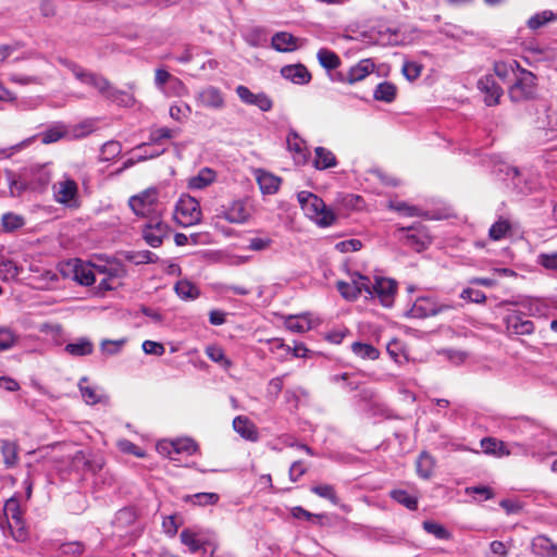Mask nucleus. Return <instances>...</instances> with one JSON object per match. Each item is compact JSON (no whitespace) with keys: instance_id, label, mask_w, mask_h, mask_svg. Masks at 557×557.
Instances as JSON below:
<instances>
[{"instance_id":"19","label":"nucleus","mask_w":557,"mask_h":557,"mask_svg":"<svg viewBox=\"0 0 557 557\" xmlns=\"http://www.w3.org/2000/svg\"><path fill=\"white\" fill-rule=\"evenodd\" d=\"M506 329L510 334L530 335L534 332V323L520 312H513L505 319Z\"/></svg>"},{"instance_id":"33","label":"nucleus","mask_w":557,"mask_h":557,"mask_svg":"<svg viewBox=\"0 0 557 557\" xmlns=\"http://www.w3.org/2000/svg\"><path fill=\"white\" fill-rule=\"evenodd\" d=\"M531 549L539 556H552L556 553L552 541L544 535H537L532 540Z\"/></svg>"},{"instance_id":"7","label":"nucleus","mask_w":557,"mask_h":557,"mask_svg":"<svg viewBox=\"0 0 557 557\" xmlns=\"http://www.w3.org/2000/svg\"><path fill=\"white\" fill-rule=\"evenodd\" d=\"M398 232L401 233L400 239L403 243L416 251H422L431 244V236L429 235L428 228L421 223L408 227H400Z\"/></svg>"},{"instance_id":"8","label":"nucleus","mask_w":557,"mask_h":557,"mask_svg":"<svg viewBox=\"0 0 557 557\" xmlns=\"http://www.w3.org/2000/svg\"><path fill=\"white\" fill-rule=\"evenodd\" d=\"M54 200L67 207H74L77 203L78 186L69 175L64 174L62 178L52 186Z\"/></svg>"},{"instance_id":"40","label":"nucleus","mask_w":557,"mask_h":557,"mask_svg":"<svg viewBox=\"0 0 557 557\" xmlns=\"http://www.w3.org/2000/svg\"><path fill=\"white\" fill-rule=\"evenodd\" d=\"M220 500V496L216 493H196L194 495H188L185 497L186 503H191L193 505L197 506H212L218 504Z\"/></svg>"},{"instance_id":"49","label":"nucleus","mask_w":557,"mask_h":557,"mask_svg":"<svg viewBox=\"0 0 557 557\" xmlns=\"http://www.w3.org/2000/svg\"><path fill=\"white\" fill-rule=\"evenodd\" d=\"M311 492L321 498L330 500L334 505H337L339 503L336 491L334 486L331 484L314 485L311 487Z\"/></svg>"},{"instance_id":"9","label":"nucleus","mask_w":557,"mask_h":557,"mask_svg":"<svg viewBox=\"0 0 557 557\" xmlns=\"http://www.w3.org/2000/svg\"><path fill=\"white\" fill-rule=\"evenodd\" d=\"M515 84L509 89V95L512 100L520 101L530 98L535 88V76L530 71L519 69L517 72Z\"/></svg>"},{"instance_id":"35","label":"nucleus","mask_w":557,"mask_h":557,"mask_svg":"<svg viewBox=\"0 0 557 557\" xmlns=\"http://www.w3.org/2000/svg\"><path fill=\"white\" fill-rule=\"evenodd\" d=\"M318 61L327 71L336 70L341 65L339 57L332 50L321 48L317 53Z\"/></svg>"},{"instance_id":"28","label":"nucleus","mask_w":557,"mask_h":557,"mask_svg":"<svg viewBox=\"0 0 557 557\" xmlns=\"http://www.w3.org/2000/svg\"><path fill=\"white\" fill-rule=\"evenodd\" d=\"M0 451L5 468L10 469L18 463V444L10 440L0 441Z\"/></svg>"},{"instance_id":"38","label":"nucleus","mask_w":557,"mask_h":557,"mask_svg":"<svg viewBox=\"0 0 557 557\" xmlns=\"http://www.w3.org/2000/svg\"><path fill=\"white\" fill-rule=\"evenodd\" d=\"M520 65L516 60H510L508 62L498 61L494 63V73L502 81L508 79L511 75L516 76L519 71Z\"/></svg>"},{"instance_id":"22","label":"nucleus","mask_w":557,"mask_h":557,"mask_svg":"<svg viewBox=\"0 0 557 557\" xmlns=\"http://www.w3.org/2000/svg\"><path fill=\"white\" fill-rule=\"evenodd\" d=\"M87 377H82L78 383L79 392L85 404L94 406L97 404H108L109 397L102 389L86 385Z\"/></svg>"},{"instance_id":"53","label":"nucleus","mask_w":557,"mask_h":557,"mask_svg":"<svg viewBox=\"0 0 557 557\" xmlns=\"http://www.w3.org/2000/svg\"><path fill=\"white\" fill-rule=\"evenodd\" d=\"M66 135L63 125H55L41 134V141L46 145L55 143Z\"/></svg>"},{"instance_id":"14","label":"nucleus","mask_w":557,"mask_h":557,"mask_svg":"<svg viewBox=\"0 0 557 557\" xmlns=\"http://www.w3.org/2000/svg\"><path fill=\"white\" fill-rule=\"evenodd\" d=\"M371 288L373 297L376 296L384 307L392 306L397 289L395 281L385 277H376L374 284L371 283Z\"/></svg>"},{"instance_id":"15","label":"nucleus","mask_w":557,"mask_h":557,"mask_svg":"<svg viewBox=\"0 0 557 557\" xmlns=\"http://www.w3.org/2000/svg\"><path fill=\"white\" fill-rule=\"evenodd\" d=\"M504 429L509 431L515 435H535V430H539L541 426L535 421L528 417H519V418H510L504 421Z\"/></svg>"},{"instance_id":"64","label":"nucleus","mask_w":557,"mask_h":557,"mask_svg":"<svg viewBox=\"0 0 557 557\" xmlns=\"http://www.w3.org/2000/svg\"><path fill=\"white\" fill-rule=\"evenodd\" d=\"M508 550L506 545L500 541H493L490 544V550L486 557H507Z\"/></svg>"},{"instance_id":"25","label":"nucleus","mask_w":557,"mask_h":557,"mask_svg":"<svg viewBox=\"0 0 557 557\" xmlns=\"http://www.w3.org/2000/svg\"><path fill=\"white\" fill-rule=\"evenodd\" d=\"M271 46L280 52H290L299 47V38L287 32H278L273 35Z\"/></svg>"},{"instance_id":"12","label":"nucleus","mask_w":557,"mask_h":557,"mask_svg":"<svg viewBox=\"0 0 557 557\" xmlns=\"http://www.w3.org/2000/svg\"><path fill=\"white\" fill-rule=\"evenodd\" d=\"M236 95L242 102L248 106H255L263 112H268L273 107L272 99L264 92H252L247 86L236 87Z\"/></svg>"},{"instance_id":"24","label":"nucleus","mask_w":557,"mask_h":557,"mask_svg":"<svg viewBox=\"0 0 557 557\" xmlns=\"http://www.w3.org/2000/svg\"><path fill=\"white\" fill-rule=\"evenodd\" d=\"M281 74L284 78L299 85L308 84L311 79L310 72L302 64L286 65L282 67Z\"/></svg>"},{"instance_id":"39","label":"nucleus","mask_w":557,"mask_h":557,"mask_svg":"<svg viewBox=\"0 0 557 557\" xmlns=\"http://www.w3.org/2000/svg\"><path fill=\"white\" fill-rule=\"evenodd\" d=\"M396 86L389 82L380 83L373 94L375 100L392 102L396 97Z\"/></svg>"},{"instance_id":"29","label":"nucleus","mask_w":557,"mask_h":557,"mask_svg":"<svg viewBox=\"0 0 557 557\" xmlns=\"http://www.w3.org/2000/svg\"><path fill=\"white\" fill-rule=\"evenodd\" d=\"M257 182L262 194L273 195L275 194L281 185V178L267 172L259 170L257 172Z\"/></svg>"},{"instance_id":"13","label":"nucleus","mask_w":557,"mask_h":557,"mask_svg":"<svg viewBox=\"0 0 557 557\" xmlns=\"http://www.w3.org/2000/svg\"><path fill=\"white\" fill-rule=\"evenodd\" d=\"M199 106L212 110H222L225 107L223 92L215 86L202 88L196 96Z\"/></svg>"},{"instance_id":"21","label":"nucleus","mask_w":557,"mask_h":557,"mask_svg":"<svg viewBox=\"0 0 557 557\" xmlns=\"http://www.w3.org/2000/svg\"><path fill=\"white\" fill-rule=\"evenodd\" d=\"M318 324V320L313 319L310 313H301L288 315L284 321L287 330L294 333H305L313 329Z\"/></svg>"},{"instance_id":"60","label":"nucleus","mask_w":557,"mask_h":557,"mask_svg":"<svg viewBox=\"0 0 557 557\" xmlns=\"http://www.w3.org/2000/svg\"><path fill=\"white\" fill-rule=\"evenodd\" d=\"M421 71H422V66L420 64H418L417 62H411V61H406L403 64V69H401L404 76L410 82L417 79L420 76Z\"/></svg>"},{"instance_id":"42","label":"nucleus","mask_w":557,"mask_h":557,"mask_svg":"<svg viewBox=\"0 0 557 557\" xmlns=\"http://www.w3.org/2000/svg\"><path fill=\"white\" fill-rule=\"evenodd\" d=\"M22 268L13 260L5 259L0 262V278L3 281L15 280L21 274Z\"/></svg>"},{"instance_id":"55","label":"nucleus","mask_w":557,"mask_h":557,"mask_svg":"<svg viewBox=\"0 0 557 557\" xmlns=\"http://www.w3.org/2000/svg\"><path fill=\"white\" fill-rule=\"evenodd\" d=\"M190 114L191 108L189 107V104L184 102L180 104H173L170 108V116L177 122L186 121Z\"/></svg>"},{"instance_id":"11","label":"nucleus","mask_w":557,"mask_h":557,"mask_svg":"<svg viewBox=\"0 0 557 557\" xmlns=\"http://www.w3.org/2000/svg\"><path fill=\"white\" fill-rule=\"evenodd\" d=\"M170 227L159 218H151L143 228V237L151 247H159L168 236Z\"/></svg>"},{"instance_id":"23","label":"nucleus","mask_w":557,"mask_h":557,"mask_svg":"<svg viewBox=\"0 0 557 557\" xmlns=\"http://www.w3.org/2000/svg\"><path fill=\"white\" fill-rule=\"evenodd\" d=\"M233 429L246 441L257 442L259 438L256 424L245 416H237L233 420Z\"/></svg>"},{"instance_id":"18","label":"nucleus","mask_w":557,"mask_h":557,"mask_svg":"<svg viewBox=\"0 0 557 557\" xmlns=\"http://www.w3.org/2000/svg\"><path fill=\"white\" fill-rule=\"evenodd\" d=\"M72 268L73 278L82 285L90 286L96 282L95 265L75 259L67 263Z\"/></svg>"},{"instance_id":"41","label":"nucleus","mask_w":557,"mask_h":557,"mask_svg":"<svg viewBox=\"0 0 557 557\" xmlns=\"http://www.w3.org/2000/svg\"><path fill=\"white\" fill-rule=\"evenodd\" d=\"M352 352L362 358L369 360H375L380 356V351L371 344L355 342L351 345Z\"/></svg>"},{"instance_id":"45","label":"nucleus","mask_w":557,"mask_h":557,"mask_svg":"<svg viewBox=\"0 0 557 557\" xmlns=\"http://www.w3.org/2000/svg\"><path fill=\"white\" fill-rule=\"evenodd\" d=\"M389 208L397 211L398 213H400L403 215H406V216H424V215H426V213L422 209H420L416 206L408 205L405 201H391Z\"/></svg>"},{"instance_id":"3","label":"nucleus","mask_w":557,"mask_h":557,"mask_svg":"<svg viewBox=\"0 0 557 557\" xmlns=\"http://www.w3.org/2000/svg\"><path fill=\"white\" fill-rule=\"evenodd\" d=\"M499 172L505 173V180H509L513 188L520 194L533 193L541 186L540 175L530 169L519 170L515 166L503 164L499 168Z\"/></svg>"},{"instance_id":"4","label":"nucleus","mask_w":557,"mask_h":557,"mask_svg":"<svg viewBox=\"0 0 557 557\" xmlns=\"http://www.w3.org/2000/svg\"><path fill=\"white\" fill-rule=\"evenodd\" d=\"M201 215L200 205L194 197L185 195L178 199L174 211V220L178 225H196L201 221Z\"/></svg>"},{"instance_id":"5","label":"nucleus","mask_w":557,"mask_h":557,"mask_svg":"<svg viewBox=\"0 0 557 557\" xmlns=\"http://www.w3.org/2000/svg\"><path fill=\"white\" fill-rule=\"evenodd\" d=\"M336 287L346 300H356L362 294L366 297H373L371 280L359 273H354L350 282L338 281Z\"/></svg>"},{"instance_id":"10","label":"nucleus","mask_w":557,"mask_h":557,"mask_svg":"<svg viewBox=\"0 0 557 557\" xmlns=\"http://www.w3.org/2000/svg\"><path fill=\"white\" fill-rule=\"evenodd\" d=\"M157 190L150 188L131 197L128 203L135 214L146 216L157 210Z\"/></svg>"},{"instance_id":"2","label":"nucleus","mask_w":557,"mask_h":557,"mask_svg":"<svg viewBox=\"0 0 557 557\" xmlns=\"http://www.w3.org/2000/svg\"><path fill=\"white\" fill-rule=\"evenodd\" d=\"M298 202L305 214L321 226H330L334 220V213L329 210L324 201L317 195L302 190L297 195Z\"/></svg>"},{"instance_id":"27","label":"nucleus","mask_w":557,"mask_h":557,"mask_svg":"<svg viewBox=\"0 0 557 557\" xmlns=\"http://www.w3.org/2000/svg\"><path fill=\"white\" fill-rule=\"evenodd\" d=\"M480 444L483 451L487 455L507 457L512 453L506 443L494 437H484L481 440Z\"/></svg>"},{"instance_id":"26","label":"nucleus","mask_w":557,"mask_h":557,"mask_svg":"<svg viewBox=\"0 0 557 557\" xmlns=\"http://www.w3.org/2000/svg\"><path fill=\"white\" fill-rule=\"evenodd\" d=\"M375 69V64L371 59L360 60L357 64L349 67L348 75V84L354 85L358 82L363 81L367 76H369Z\"/></svg>"},{"instance_id":"57","label":"nucleus","mask_w":557,"mask_h":557,"mask_svg":"<svg viewBox=\"0 0 557 557\" xmlns=\"http://www.w3.org/2000/svg\"><path fill=\"white\" fill-rule=\"evenodd\" d=\"M4 513L7 517H10L17 522L22 519V511L20 508V503L16 497H11L7 500L4 505Z\"/></svg>"},{"instance_id":"37","label":"nucleus","mask_w":557,"mask_h":557,"mask_svg":"<svg viewBox=\"0 0 557 557\" xmlns=\"http://www.w3.org/2000/svg\"><path fill=\"white\" fill-rule=\"evenodd\" d=\"M287 147L290 151H294L299 158V162L305 163L307 161L306 143L301 139L296 132H289L287 135Z\"/></svg>"},{"instance_id":"61","label":"nucleus","mask_w":557,"mask_h":557,"mask_svg":"<svg viewBox=\"0 0 557 557\" xmlns=\"http://www.w3.org/2000/svg\"><path fill=\"white\" fill-rule=\"evenodd\" d=\"M84 550L85 545L82 542H67L60 545V552L63 555L79 556Z\"/></svg>"},{"instance_id":"20","label":"nucleus","mask_w":557,"mask_h":557,"mask_svg":"<svg viewBox=\"0 0 557 557\" xmlns=\"http://www.w3.org/2000/svg\"><path fill=\"white\" fill-rule=\"evenodd\" d=\"M25 178L29 180L33 188H45L51 181V172L47 164H35L25 169Z\"/></svg>"},{"instance_id":"47","label":"nucleus","mask_w":557,"mask_h":557,"mask_svg":"<svg viewBox=\"0 0 557 557\" xmlns=\"http://www.w3.org/2000/svg\"><path fill=\"white\" fill-rule=\"evenodd\" d=\"M206 354L208 358L222 366L224 369H228L232 366V361L225 356L224 350L219 346H208L206 348Z\"/></svg>"},{"instance_id":"48","label":"nucleus","mask_w":557,"mask_h":557,"mask_svg":"<svg viewBox=\"0 0 557 557\" xmlns=\"http://www.w3.org/2000/svg\"><path fill=\"white\" fill-rule=\"evenodd\" d=\"M422 525L426 533L434 535L438 540L451 539V533L438 522L428 520Z\"/></svg>"},{"instance_id":"62","label":"nucleus","mask_w":557,"mask_h":557,"mask_svg":"<svg viewBox=\"0 0 557 557\" xmlns=\"http://www.w3.org/2000/svg\"><path fill=\"white\" fill-rule=\"evenodd\" d=\"M460 297L475 304H483L486 300V296L483 292L473 288H465Z\"/></svg>"},{"instance_id":"56","label":"nucleus","mask_w":557,"mask_h":557,"mask_svg":"<svg viewBox=\"0 0 557 557\" xmlns=\"http://www.w3.org/2000/svg\"><path fill=\"white\" fill-rule=\"evenodd\" d=\"M181 541L191 553H196L201 547V542L190 530H183L180 534Z\"/></svg>"},{"instance_id":"16","label":"nucleus","mask_w":557,"mask_h":557,"mask_svg":"<svg viewBox=\"0 0 557 557\" xmlns=\"http://www.w3.org/2000/svg\"><path fill=\"white\" fill-rule=\"evenodd\" d=\"M251 215V208L245 200H234L223 211V218L230 223L242 224L248 221Z\"/></svg>"},{"instance_id":"43","label":"nucleus","mask_w":557,"mask_h":557,"mask_svg":"<svg viewBox=\"0 0 557 557\" xmlns=\"http://www.w3.org/2000/svg\"><path fill=\"white\" fill-rule=\"evenodd\" d=\"M174 289L177 296L184 300L196 299L199 296V289L188 281L177 282Z\"/></svg>"},{"instance_id":"44","label":"nucleus","mask_w":557,"mask_h":557,"mask_svg":"<svg viewBox=\"0 0 557 557\" xmlns=\"http://www.w3.org/2000/svg\"><path fill=\"white\" fill-rule=\"evenodd\" d=\"M391 497L397 502L398 504L405 506L406 508L410 510L417 509L418 506V499L413 495L409 494L405 490H393L391 492Z\"/></svg>"},{"instance_id":"59","label":"nucleus","mask_w":557,"mask_h":557,"mask_svg":"<svg viewBox=\"0 0 557 557\" xmlns=\"http://www.w3.org/2000/svg\"><path fill=\"white\" fill-rule=\"evenodd\" d=\"M126 343V341L124 338L122 339H116V341H111V339H104L102 343H101V351L104 354V355H109V356H113V355H116L121 351L122 347L124 346V344Z\"/></svg>"},{"instance_id":"32","label":"nucleus","mask_w":557,"mask_h":557,"mask_svg":"<svg viewBox=\"0 0 557 557\" xmlns=\"http://www.w3.org/2000/svg\"><path fill=\"white\" fill-rule=\"evenodd\" d=\"M98 274L111 276V278H121L125 275L124 265L116 260L107 261L104 264H95Z\"/></svg>"},{"instance_id":"17","label":"nucleus","mask_w":557,"mask_h":557,"mask_svg":"<svg viewBox=\"0 0 557 557\" xmlns=\"http://www.w3.org/2000/svg\"><path fill=\"white\" fill-rule=\"evenodd\" d=\"M478 88L485 95L484 101L487 106H495L499 102L503 89L497 85L494 75L487 74L478 81Z\"/></svg>"},{"instance_id":"30","label":"nucleus","mask_w":557,"mask_h":557,"mask_svg":"<svg viewBox=\"0 0 557 557\" xmlns=\"http://www.w3.org/2000/svg\"><path fill=\"white\" fill-rule=\"evenodd\" d=\"M314 154L313 165L317 170L322 171L337 165L334 153L324 147H317Z\"/></svg>"},{"instance_id":"34","label":"nucleus","mask_w":557,"mask_h":557,"mask_svg":"<svg viewBox=\"0 0 557 557\" xmlns=\"http://www.w3.org/2000/svg\"><path fill=\"white\" fill-rule=\"evenodd\" d=\"M65 351L75 357L88 356L94 350L92 343L85 337L77 339L75 343H69L65 346Z\"/></svg>"},{"instance_id":"36","label":"nucleus","mask_w":557,"mask_h":557,"mask_svg":"<svg viewBox=\"0 0 557 557\" xmlns=\"http://www.w3.org/2000/svg\"><path fill=\"white\" fill-rule=\"evenodd\" d=\"M25 218L21 214L7 212L1 216V226L3 232L13 233L25 225Z\"/></svg>"},{"instance_id":"46","label":"nucleus","mask_w":557,"mask_h":557,"mask_svg":"<svg viewBox=\"0 0 557 557\" xmlns=\"http://www.w3.org/2000/svg\"><path fill=\"white\" fill-rule=\"evenodd\" d=\"M433 468V458L426 453L420 454V456L417 459V472L419 476L423 479H429L432 475Z\"/></svg>"},{"instance_id":"51","label":"nucleus","mask_w":557,"mask_h":557,"mask_svg":"<svg viewBox=\"0 0 557 557\" xmlns=\"http://www.w3.org/2000/svg\"><path fill=\"white\" fill-rule=\"evenodd\" d=\"M175 456L186 454L188 456L196 453L198 445L188 437L174 440Z\"/></svg>"},{"instance_id":"54","label":"nucleus","mask_w":557,"mask_h":557,"mask_svg":"<svg viewBox=\"0 0 557 557\" xmlns=\"http://www.w3.org/2000/svg\"><path fill=\"white\" fill-rule=\"evenodd\" d=\"M16 341L17 335L10 327H0V351L9 350Z\"/></svg>"},{"instance_id":"1","label":"nucleus","mask_w":557,"mask_h":557,"mask_svg":"<svg viewBox=\"0 0 557 557\" xmlns=\"http://www.w3.org/2000/svg\"><path fill=\"white\" fill-rule=\"evenodd\" d=\"M60 62L66 66L79 82L92 86L106 99L123 107H128L134 103V99L131 95L114 87L104 76L87 72L78 64L69 60H60Z\"/></svg>"},{"instance_id":"6","label":"nucleus","mask_w":557,"mask_h":557,"mask_svg":"<svg viewBox=\"0 0 557 557\" xmlns=\"http://www.w3.org/2000/svg\"><path fill=\"white\" fill-rule=\"evenodd\" d=\"M453 308V305L442 304L434 297L422 296L414 300L411 308L407 311V315L416 319H424L436 315Z\"/></svg>"},{"instance_id":"50","label":"nucleus","mask_w":557,"mask_h":557,"mask_svg":"<svg viewBox=\"0 0 557 557\" xmlns=\"http://www.w3.org/2000/svg\"><path fill=\"white\" fill-rule=\"evenodd\" d=\"M557 20V14L550 10H545L541 13L533 15L529 21L528 25L532 29H537L544 26L548 22Z\"/></svg>"},{"instance_id":"63","label":"nucleus","mask_w":557,"mask_h":557,"mask_svg":"<svg viewBox=\"0 0 557 557\" xmlns=\"http://www.w3.org/2000/svg\"><path fill=\"white\" fill-rule=\"evenodd\" d=\"M537 263L547 270H557V252L539 255Z\"/></svg>"},{"instance_id":"58","label":"nucleus","mask_w":557,"mask_h":557,"mask_svg":"<svg viewBox=\"0 0 557 557\" xmlns=\"http://www.w3.org/2000/svg\"><path fill=\"white\" fill-rule=\"evenodd\" d=\"M122 151L121 144L115 140H110L103 144L101 148V154L103 160H111L119 156Z\"/></svg>"},{"instance_id":"52","label":"nucleus","mask_w":557,"mask_h":557,"mask_svg":"<svg viewBox=\"0 0 557 557\" xmlns=\"http://www.w3.org/2000/svg\"><path fill=\"white\" fill-rule=\"evenodd\" d=\"M510 231V223L507 220L499 219L490 228L488 235L493 240L504 238Z\"/></svg>"},{"instance_id":"31","label":"nucleus","mask_w":557,"mask_h":557,"mask_svg":"<svg viewBox=\"0 0 557 557\" xmlns=\"http://www.w3.org/2000/svg\"><path fill=\"white\" fill-rule=\"evenodd\" d=\"M215 180V173L209 168L201 169L197 175L188 180V188L190 189H203Z\"/></svg>"}]
</instances>
